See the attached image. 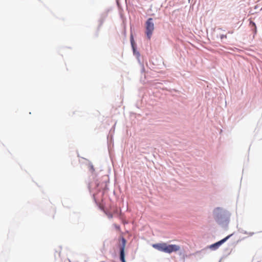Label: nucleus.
<instances>
[{"instance_id": "ddd939ff", "label": "nucleus", "mask_w": 262, "mask_h": 262, "mask_svg": "<svg viewBox=\"0 0 262 262\" xmlns=\"http://www.w3.org/2000/svg\"><path fill=\"white\" fill-rule=\"evenodd\" d=\"M233 234L234 233H233L224 237V239L225 240V242L227 241V240H228L233 235Z\"/></svg>"}, {"instance_id": "0eeeda50", "label": "nucleus", "mask_w": 262, "mask_h": 262, "mask_svg": "<svg viewBox=\"0 0 262 262\" xmlns=\"http://www.w3.org/2000/svg\"><path fill=\"white\" fill-rule=\"evenodd\" d=\"M121 244L119 247V254H125V248L126 244V239L122 237L121 239Z\"/></svg>"}, {"instance_id": "39448f33", "label": "nucleus", "mask_w": 262, "mask_h": 262, "mask_svg": "<svg viewBox=\"0 0 262 262\" xmlns=\"http://www.w3.org/2000/svg\"><path fill=\"white\" fill-rule=\"evenodd\" d=\"M154 30V23L153 18L149 17L145 22V34L148 39L151 38Z\"/></svg>"}, {"instance_id": "dca6fc26", "label": "nucleus", "mask_w": 262, "mask_h": 262, "mask_svg": "<svg viewBox=\"0 0 262 262\" xmlns=\"http://www.w3.org/2000/svg\"><path fill=\"white\" fill-rule=\"evenodd\" d=\"M219 242L221 245H222L224 243H225L226 242L225 240H224V238L222 239L221 240L219 241Z\"/></svg>"}, {"instance_id": "f03ea898", "label": "nucleus", "mask_w": 262, "mask_h": 262, "mask_svg": "<svg viewBox=\"0 0 262 262\" xmlns=\"http://www.w3.org/2000/svg\"><path fill=\"white\" fill-rule=\"evenodd\" d=\"M152 247L155 249L162 252L170 254L180 249V246L175 244H168L166 243L153 244Z\"/></svg>"}, {"instance_id": "20e7f679", "label": "nucleus", "mask_w": 262, "mask_h": 262, "mask_svg": "<svg viewBox=\"0 0 262 262\" xmlns=\"http://www.w3.org/2000/svg\"><path fill=\"white\" fill-rule=\"evenodd\" d=\"M89 170L92 173L93 176H95L94 180V182H92L91 184H90V186H93L94 185V187L96 189H97L98 190H100L102 188L103 183V182H101L99 181V180L96 178L97 176L95 174V168L92 164V163H89Z\"/></svg>"}, {"instance_id": "6ab92c4d", "label": "nucleus", "mask_w": 262, "mask_h": 262, "mask_svg": "<svg viewBox=\"0 0 262 262\" xmlns=\"http://www.w3.org/2000/svg\"><path fill=\"white\" fill-rule=\"evenodd\" d=\"M104 246H105V242H103V248L104 247Z\"/></svg>"}, {"instance_id": "f3484780", "label": "nucleus", "mask_w": 262, "mask_h": 262, "mask_svg": "<svg viewBox=\"0 0 262 262\" xmlns=\"http://www.w3.org/2000/svg\"><path fill=\"white\" fill-rule=\"evenodd\" d=\"M220 38L222 40H223V39L224 38H227V36L226 35H224V34H222L220 36Z\"/></svg>"}, {"instance_id": "423d86ee", "label": "nucleus", "mask_w": 262, "mask_h": 262, "mask_svg": "<svg viewBox=\"0 0 262 262\" xmlns=\"http://www.w3.org/2000/svg\"><path fill=\"white\" fill-rule=\"evenodd\" d=\"M108 11V10H107L101 14L100 18L98 20L99 25L98 27V30L100 29L101 27L102 26L104 21H105V19L107 17Z\"/></svg>"}, {"instance_id": "f8f14e48", "label": "nucleus", "mask_w": 262, "mask_h": 262, "mask_svg": "<svg viewBox=\"0 0 262 262\" xmlns=\"http://www.w3.org/2000/svg\"><path fill=\"white\" fill-rule=\"evenodd\" d=\"M238 231L241 232V233H243L244 234H248V232H247L246 231L243 230L242 228H238Z\"/></svg>"}, {"instance_id": "6e6552de", "label": "nucleus", "mask_w": 262, "mask_h": 262, "mask_svg": "<svg viewBox=\"0 0 262 262\" xmlns=\"http://www.w3.org/2000/svg\"><path fill=\"white\" fill-rule=\"evenodd\" d=\"M207 248H205L204 249H202L200 251H198L192 254L193 255L196 256L199 259L202 258L204 255L206 253L207 251Z\"/></svg>"}, {"instance_id": "2eb2a0df", "label": "nucleus", "mask_w": 262, "mask_h": 262, "mask_svg": "<svg viewBox=\"0 0 262 262\" xmlns=\"http://www.w3.org/2000/svg\"><path fill=\"white\" fill-rule=\"evenodd\" d=\"M252 30L254 33V34H256L257 33V27H255L252 29Z\"/></svg>"}, {"instance_id": "7ed1b4c3", "label": "nucleus", "mask_w": 262, "mask_h": 262, "mask_svg": "<svg viewBox=\"0 0 262 262\" xmlns=\"http://www.w3.org/2000/svg\"><path fill=\"white\" fill-rule=\"evenodd\" d=\"M130 44H131L133 54L134 56H135L136 57L139 63L142 66L141 72H143L145 70L143 64L141 62V60L140 59V52L137 50V44L134 40L133 35L132 34H131L130 36Z\"/></svg>"}, {"instance_id": "aec40b11", "label": "nucleus", "mask_w": 262, "mask_h": 262, "mask_svg": "<svg viewBox=\"0 0 262 262\" xmlns=\"http://www.w3.org/2000/svg\"><path fill=\"white\" fill-rule=\"evenodd\" d=\"M188 2L190 3V0H188Z\"/></svg>"}, {"instance_id": "a211bd4d", "label": "nucleus", "mask_w": 262, "mask_h": 262, "mask_svg": "<svg viewBox=\"0 0 262 262\" xmlns=\"http://www.w3.org/2000/svg\"><path fill=\"white\" fill-rule=\"evenodd\" d=\"M248 234H249L250 236H252L254 234V232H249V233L248 232Z\"/></svg>"}, {"instance_id": "412c9836", "label": "nucleus", "mask_w": 262, "mask_h": 262, "mask_svg": "<svg viewBox=\"0 0 262 262\" xmlns=\"http://www.w3.org/2000/svg\"><path fill=\"white\" fill-rule=\"evenodd\" d=\"M101 262H104V261H101Z\"/></svg>"}, {"instance_id": "f257e3e1", "label": "nucleus", "mask_w": 262, "mask_h": 262, "mask_svg": "<svg viewBox=\"0 0 262 262\" xmlns=\"http://www.w3.org/2000/svg\"><path fill=\"white\" fill-rule=\"evenodd\" d=\"M215 222L222 228H227L230 221L231 213L227 209L217 207L213 210Z\"/></svg>"}, {"instance_id": "9b49d317", "label": "nucleus", "mask_w": 262, "mask_h": 262, "mask_svg": "<svg viewBox=\"0 0 262 262\" xmlns=\"http://www.w3.org/2000/svg\"><path fill=\"white\" fill-rule=\"evenodd\" d=\"M249 25H250L251 29L256 27V24L252 20L250 21Z\"/></svg>"}, {"instance_id": "9d476101", "label": "nucleus", "mask_w": 262, "mask_h": 262, "mask_svg": "<svg viewBox=\"0 0 262 262\" xmlns=\"http://www.w3.org/2000/svg\"><path fill=\"white\" fill-rule=\"evenodd\" d=\"M119 259L121 262H126L125 260V254H119Z\"/></svg>"}, {"instance_id": "4468645a", "label": "nucleus", "mask_w": 262, "mask_h": 262, "mask_svg": "<svg viewBox=\"0 0 262 262\" xmlns=\"http://www.w3.org/2000/svg\"><path fill=\"white\" fill-rule=\"evenodd\" d=\"M233 234L234 233H233L224 237V239L225 240V242L227 241V240H228L233 235Z\"/></svg>"}, {"instance_id": "1a4fd4ad", "label": "nucleus", "mask_w": 262, "mask_h": 262, "mask_svg": "<svg viewBox=\"0 0 262 262\" xmlns=\"http://www.w3.org/2000/svg\"><path fill=\"white\" fill-rule=\"evenodd\" d=\"M221 245H220L219 242H215L211 245H210L209 246H207L206 248H207V250L208 249H211L212 251H215L217 250Z\"/></svg>"}]
</instances>
